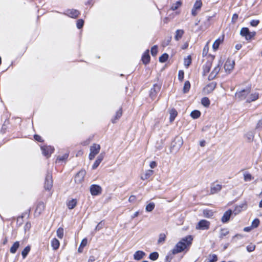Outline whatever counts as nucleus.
<instances>
[{"label": "nucleus", "instance_id": "obj_59", "mask_svg": "<svg viewBox=\"0 0 262 262\" xmlns=\"http://www.w3.org/2000/svg\"><path fill=\"white\" fill-rule=\"evenodd\" d=\"M31 223H29V222H27L25 225V227H24V229H25V230L26 231L27 230H29L30 228H31Z\"/></svg>", "mask_w": 262, "mask_h": 262}, {"label": "nucleus", "instance_id": "obj_52", "mask_svg": "<svg viewBox=\"0 0 262 262\" xmlns=\"http://www.w3.org/2000/svg\"><path fill=\"white\" fill-rule=\"evenodd\" d=\"M69 155L68 154H65L61 157H58L57 159V160H58L59 161H63L65 160H66L68 158Z\"/></svg>", "mask_w": 262, "mask_h": 262}, {"label": "nucleus", "instance_id": "obj_64", "mask_svg": "<svg viewBox=\"0 0 262 262\" xmlns=\"http://www.w3.org/2000/svg\"><path fill=\"white\" fill-rule=\"evenodd\" d=\"M252 227H246L244 228V231L245 232H249L251 230Z\"/></svg>", "mask_w": 262, "mask_h": 262}, {"label": "nucleus", "instance_id": "obj_10", "mask_svg": "<svg viewBox=\"0 0 262 262\" xmlns=\"http://www.w3.org/2000/svg\"><path fill=\"white\" fill-rule=\"evenodd\" d=\"M234 61L232 60H227L225 63L224 69L226 72L230 73L234 68Z\"/></svg>", "mask_w": 262, "mask_h": 262}, {"label": "nucleus", "instance_id": "obj_29", "mask_svg": "<svg viewBox=\"0 0 262 262\" xmlns=\"http://www.w3.org/2000/svg\"><path fill=\"white\" fill-rule=\"evenodd\" d=\"M76 204L77 201L76 199H72L67 203L68 207L70 209H73L76 206Z\"/></svg>", "mask_w": 262, "mask_h": 262}, {"label": "nucleus", "instance_id": "obj_9", "mask_svg": "<svg viewBox=\"0 0 262 262\" xmlns=\"http://www.w3.org/2000/svg\"><path fill=\"white\" fill-rule=\"evenodd\" d=\"M202 5V3L201 0H196L193 7L191 10V14L193 16H195L197 14V10L201 9Z\"/></svg>", "mask_w": 262, "mask_h": 262}, {"label": "nucleus", "instance_id": "obj_14", "mask_svg": "<svg viewBox=\"0 0 262 262\" xmlns=\"http://www.w3.org/2000/svg\"><path fill=\"white\" fill-rule=\"evenodd\" d=\"M222 188V186L219 184L213 183L211 186L210 192L214 194L220 191Z\"/></svg>", "mask_w": 262, "mask_h": 262}, {"label": "nucleus", "instance_id": "obj_19", "mask_svg": "<svg viewBox=\"0 0 262 262\" xmlns=\"http://www.w3.org/2000/svg\"><path fill=\"white\" fill-rule=\"evenodd\" d=\"M45 207V206L43 202H40L38 203L35 209V213L38 215L40 214V213L43 211Z\"/></svg>", "mask_w": 262, "mask_h": 262}, {"label": "nucleus", "instance_id": "obj_11", "mask_svg": "<svg viewBox=\"0 0 262 262\" xmlns=\"http://www.w3.org/2000/svg\"><path fill=\"white\" fill-rule=\"evenodd\" d=\"M240 34L243 37H244L247 40H250V31L248 28H242L240 31Z\"/></svg>", "mask_w": 262, "mask_h": 262}, {"label": "nucleus", "instance_id": "obj_38", "mask_svg": "<svg viewBox=\"0 0 262 262\" xmlns=\"http://www.w3.org/2000/svg\"><path fill=\"white\" fill-rule=\"evenodd\" d=\"M202 104L205 107H208L210 104V100L207 97H204L201 100Z\"/></svg>", "mask_w": 262, "mask_h": 262}, {"label": "nucleus", "instance_id": "obj_4", "mask_svg": "<svg viewBox=\"0 0 262 262\" xmlns=\"http://www.w3.org/2000/svg\"><path fill=\"white\" fill-rule=\"evenodd\" d=\"M210 224L209 221L205 220H202L196 226V229L202 230H208L209 228Z\"/></svg>", "mask_w": 262, "mask_h": 262}, {"label": "nucleus", "instance_id": "obj_2", "mask_svg": "<svg viewBox=\"0 0 262 262\" xmlns=\"http://www.w3.org/2000/svg\"><path fill=\"white\" fill-rule=\"evenodd\" d=\"M250 92V88H247L239 92H237L235 94V97L239 100H243L245 99L247 100Z\"/></svg>", "mask_w": 262, "mask_h": 262}, {"label": "nucleus", "instance_id": "obj_45", "mask_svg": "<svg viewBox=\"0 0 262 262\" xmlns=\"http://www.w3.org/2000/svg\"><path fill=\"white\" fill-rule=\"evenodd\" d=\"M229 233V231L226 229H222L220 231V237L222 238Z\"/></svg>", "mask_w": 262, "mask_h": 262}, {"label": "nucleus", "instance_id": "obj_63", "mask_svg": "<svg viewBox=\"0 0 262 262\" xmlns=\"http://www.w3.org/2000/svg\"><path fill=\"white\" fill-rule=\"evenodd\" d=\"M136 200V196L135 195H131L128 199L129 202H133Z\"/></svg>", "mask_w": 262, "mask_h": 262}, {"label": "nucleus", "instance_id": "obj_15", "mask_svg": "<svg viewBox=\"0 0 262 262\" xmlns=\"http://www.w3.org/2000/svg\"><path fill=\"white\" fill-rule=\"evenodd\" d=\"M259 97V94L257 92H254L251 93L250 95H248L247 99L246 100V102L250 103L251 102L255 101Z\"/></svg>", "mask_w": 262, "mask_h": 262}, {"label": "nucleus", "instance_id": "obj_18", "mask_svg": "<svg viewBox=\"0 0 262 262\" xmlns=\"http://www.w3.org/2000/svg\"><path fill=\"white\" fill-rule=\"evenodd\" d=\"M146 255L145 253L142 251H137L134 254V258L135 260H139L141 259Z\"/></svg>", "mask_w": 262, "mask_h": 262}, {"label": "nucleus", "instance_id": "obj_24", "mask_svg": "<svg viewBox=\"0 0 262 262\" xmlns=\"http://www.w3.org/2000/svg\"><path fill=\"white\" fill-rule=\"evenodd\" d=\"M20 246V244H19V242L18 241H16L13 244V245L12 246V247L10 248V252L12 253V254H14L16 253L17 250L18 249V248H19Z\"/></svg>", "mask_w": 262, "mask_h": 262}, {"label": "nucleus", "instance_id": "obj_8", "mask_svg": "<svg viewBox=\"0 0 262 262\" xmlns=\"http://www.w3.org/2000/svg\"><path fill=\"white\" fill-rule=\"evenodd\" d=\"M90 190L92 195H98L102 192L101 187L98 185L93 184L91 185Z\"/></svg>", "mask_w": 262, "mask_h": 262}, {"label": "nucleus", "instance_id": "obj_13", "mask_svg": "<svg viewBox=\"0 0 262 262\" xmlns=\"http://www.w3.org/2000/svg\"><path fill=\"white\" fill-rule=\"evenodd\" d=\"M161 86L157 84L154 85L153 88L150 90V96L152 99L156 97V94L160 90Z\"/></svg>", "mask_w": 262, "mask_h": 262}, {"label": "nucleus", "instance_id": "obj_53", "mask_svg": "<svg viewBox=\"0 0 262 262\" xmlns=\"http://www.w3.org/2000/svg\"><path fill=\"white\" fill-rule=\"evenodd\" d=\"M84 24V21L82 19H78L77 22V27L78 29L81 28Z\"/></svg>", "mask_w": 262, "mask_h": 262}, {"label": "nucleus", "instance_id": "obj_23", "mask_svg": "<svg viewBox=\"0 0 262 262\" xmlns=\"http://www.w3.org/2000/svg\"><path fill=\"white\" fill-rule=\"evenodd\" d=\"M215 87H216V83L213 82H211V83L208 84L205 88L204 90L208 93H210L212 91H213V90L215 88Z\"/></svg>", "mask_w": 262, "mask_h": 262}, {"label": "nucleus", "instance_id": "obj_58", "mask_svg": "<svg viewBox=\"0 0 262 262\" xmlns=\"http://www.w3.org/2000/svg\"><path fill=\"white\" fill-rule=\"evenodd\" d=\"M34 138L35 139V140L38 141V142H42V138L41 137L38 135H35L34 136Z\"/></svg>", "mask_w": 262, "mask_h": 262}, {"label": "nucleus", "instance_id": "obj_34", "mask_svg": "<svg viewBox=\"0 0 262 262\" xmlns=\"http://www.w3.org/2000/svg\"><path fill=\"white\" fill-rule=\"evenodd\" d=\"M190 88V83L189 81H186L184 83V85L183 89L184 93H187Z\"/></svg>", "mask_w": 262, "mask_h": 262}, {"label": "nucleus", "instance_id": "obj_27", "mask_svg": "<svg viewBox=\"0 0 262 262\" xmlns=\"http://www.w3.org/2000/svg\"><path fill=\"white\" fill-rule=\"evenodd\" d=\"M122 110L121 108H120L119 110H118L116 112L115 117L112 119V122L113 123H116L117 120H118L121 117V116H122Z\"/></svg>", "mask_w": 262, "mask_h": 262}, {"label": "nucleus", "instance_id": "obj_42", "mask_svg": "<svg viewBox=\"0 0 262 262\" xmlns=\"http://www.w3.org/2000/svg\"><path fill=\"white\" fill-rule=\"evenodd\" d=\"M104 226V222L103 221H101L96 226V227L95 229V231H99L100 230H101V229H102L103 228Z\"/></svg>", "mask_w": 262, "mask_h": 262}, {"label": "nucleus", "instance_id": "obj_20", "mask_svg": "<svg viewBox=\"0 0 262 262\" xmlns=\"http://www.w3.org/2000/svg\"><path fill=\"white\" fill-rule=\"evenodd\" d=\"M212 63L210 61H207L203 67V74L205 75L207 73H208L210 70L211 67Z\"/></svg>", "mask_w": 262, "mask_h": 262}, {"label": "nucleus", "instance_id": "obj_61", "mask_svg": "<svg viewBox=\"0 0 262 262\" xmlns=\"http://www.w3.org/2000/svg\"><path fill=\"white\" fill-rule=\"evenodd\" d=\"M238 18V15L237 14H234L232 16V21L233 22H235L236 20Z\"/></svg>", "mask_w": 262, "mask_h": 262}, {"label": "nucleus", "instance_id": "obj_17", "mask_svg": "<svg viewBox=\"0 0 262 262\" xmlns=\"http://www.w3.org/2000/svg\"><path fill=\"white\" fill-rule=\"evenodd\" d=\"M100 146L97 144H93L90 147V152L96 155H97L100 151Z\"/></svg>", "mask_w": 262, "mask_h": 262}, {"label": "nucleus", "instance_id": "obj_6", "mask_svg": "<svg viewBox=\"0 0 262 262\" xmlns=\"http://www.w3.org/2000/svg\"><path fill=\"white\" fill-rule=\"evenodd\" d=\"M42 154L47 158L50 157L51 155L53 152L54 148L51 146H43L41 147Z\"/></svg>", "mask_w": 262, "mask_h": 262}, {"label": "nucleus", "instance_id": "obj_49", "mask_svg": "<svg viewBox=\"0 0 262 262\" xmlns=\"http://www.w3.org/2000/svg\"><path fill=\"white\" fill-rule=\"evenodd\" d=\"M158 53V47L157 46H154L151 49V54L153 56L157 55Z\"/></svg>", "mask_w": 262, "mask_h": 262}, {"label": "nucleus", "instance_id": "obj_36", "mask_svg": "<svg viewBox=\"0 0 262 262\" xmlns=\"http://www.w3.org/2000/svg\"><path fill=\"white\" fill-rule=\"evenodd\" d=\"M166 235L164 233H161L159 235V239L158 240V244H162L165 241Z\"/></svg>", "mask_w": 262, "mask_h": 262}, {"label": "nucleus", "instance_id": "obj_55", "mask_svg": "<svg viewBox=\"0 0 262 262\" xmlns=\"http://www.w3.org/2000/svg\"><path fill=\"white\" fill-rule=\"evenodd\" d=\"M184 73L183 71L181 70L179 71L178 73V79L180 81H182L184 78Z\"/></svg>", "mask_w": 262, "mask_h": 262}, {"label": "nucleus", "instance_id": "obj_48", "mask_svg": "<svg viewBox=\"0 0 262 262\" xmlns=\"http://www.w3.org/2000/svg\"><path fill=\"white\" fill-rule=\"evenodd\" d=\"M182 5V3L180 1H178L176 4H174L172 5L171 7V9L172 10H177L181 5Z\"/></svg>", "mask_w": 262, "mask_h": 262}, {"label": "nucleus", "instance_id": "obj_44", "mask_svg": "<svg viewBox=\"0 0 262 262\" xmlns=\"http://www.w3.org/2000/svg\"><path fill=\"white\" fill-rule=\"evenodd\" d=\"M191 63V58L190 56H188L184 59V65L188 68Z\"/></svg>", "mask_w": 262, "mask_h": 262}, {"label": "nucleus", "instance_id": "obj_3", "mask_svg": "<svg viewBox=\"0 0 262 262\" xmlns=\"http://www.w3.org/2000/svg\"><path fill=\"white\" fill-rule=\"evenodd\" d=\"M53 186V180L51 173L48 172L45 182V188L46 190H50Z\"/></svg>", "mask_w": 262, "mask_h": 262}, {"label": "nucleus", "instance_id": "obj_47", "mask_svg": "<svg viewBox=\"0 0 262 262\" xmlns=\"http://www.w3.org/2000/svg\"><path fill=\"white\" fill-rule=\"evenodd\" d=\"M209 41H208L206 43V45L204 47L203 50V55L205 56L206 55L208 52L209 50Z\"/></svg>", "mask_w": 262, "mask_h": 262}, {"label": "nucleus", "instance_id": "obj_30", "mask_svg": "<svg viewBox=\"0 0 262 262\" xmlns=\"http://www.w3.org/2000/svg\"><path fill=\"white\" fill-rule=\"evenodd\" d=\"M184 33V31L183 30H177L176 32V35L174 36V39L176 40H179L180 38H182Z\"/></svg>", "mask_w": 262, "mask_h": 262}, {"label": "nucleus", "instance_id": "obj_1", "mask_svg": "<svg viewBox=\"0 0 262 262\" xmlns=\"http://www.w3.org/2000/svg\"><path fill=\"white\" fill-rule=\"evenodd\" d=\"M192 240L193 238L191 235H188L183 238L171 250L172 254H176L180 253L187 248H189L192 244Z\"/></svg>", "mask_w": 262, "mask_h": 262}, {"label": "nucleus", "instance_id": "obj_22", "mask_svg": "<svg viewBox=\"0 0 262 262\" xmlns=\"http://www.w3.org/2000/svg\"><path fill=\"white\" fill-rule=\"evenodd\" d=\"M142 61L143 62L146 64H147L149 61H150V56L149 54V50H147L146 52L143 54L142 57Z\"/></svg>", "mask_w": 262, "mask_h": 262}, {"label": "nucleus", "instance_id": "obj_43", "mask_svg": "<svg viewBox=\"0 0 262 262\" xmlns=\"http://www.w3.org/2000/svg\"><path fill=\"white\" fill-rule=\"evenodd\" d=\"M168 58V55L166 53H164L159 57V61L160 62H165Z\"/></svg>", "mask_w": 262, "mask_h": 262}, {"label": "nucleus", "instance_id": "obj_33", "mask_svg": "<svg viewBox=\"0 0 262 262\" xmlns=\"http://www.w3.org/2000/svg\"><path fill=\"white\" fill-rule=\"evenodd\" d=\"M31 250V247L30 246H27L25 248V249L21 252V255L23 258H25L27 256L28 254L29 253Z\"/></svg>", "mask_w": 262, "mask_h": 262}, {"label": "nucleus", "instance_id": "obj_12", "mask_svg": "<svg viewBox=\"0 0 262 262\" xmlns=\"http://www.w3.org/2000/svg\"><path fill=\"white\" fill-rule=\"evenodd\" d=\"M232 214V211L231 209L228 210L226 211L223 214L221 221L223 223H225L228 222L230 218L231 217V215Z\"/></svg>", "mask_w": 262, "mask_h": 262}, {"label": "nucleus", "instance_id": "obj_21", "mask_svg": "<svg viewBox=\"0 0 262 262\" xmlns=\"http://www.w3.org/2000/svg\"><path fill=\"white\" fill-rule=\"evenodd\" d=\"M66 14L72 18H76L79 15V12L76 10L72 9L68 10Z\"/></svg>", "mask_w": 262, "mask_h": 262}, {"label": "nucleus", "instance_id": "obj_26", "mask_svg": "<svg viewBox=\"0 0 262 262\" xmlns=\"http://www.w3.org/2000/svg\"><path fill=\"white\" fill-rule=\"evenodd\" d=\"M88 240L86 238H83L78 248V251L79 253H81L83 251V248L87 245Z\"/></svg>", "mask_w": 262, "mask_h": 262}, {"label": "nucleus", "instance_id": "obj_7", "mask_svg": "<svg viewBox=\"0 0 262 262\" xmlns=\"http://www.w3.org/2000/svg\"><path fill=\"white\" fill-rule=\"evenodd\" d=\"M86 171L84 170H80L75 176L74 180L77 184H81L83 181Z\"/></svg>", "mask_w": 262, "mask_h": 262}, {"label": "nucleus", "instance_id": "obj_35", "mask_svg": "<svg viewBox=\"0 0 262 262\" xmlns=\"http://www.w3.org/2000/svg\"><path fill=\"white\" fill-rule=\"evenodd\" d=\"M190 116L193 119H197L201 116V112L198 110H194L191 112Z\"/></svg>", "mask_w": 262, "mask_h": 262}, {"label": "nucleus", "instance_id": "obj_39", "mask_svg": "<svg viewBox=\"0 0 262 262\" xmlns=\"http://www.w3.org/2000/svg\"><path fill=\"white\" fill-rule=\"evenodd\" d=\"M159 254L157 252H154L149 254V258L152 260H156L158 258Z\"/></svg>", "mask_w": 262, "mask_h": 262}, {"label": "nucleus", "instance_id": "obj_31", "mask_svg": "<svg viewBox=\"0 0 262 262\" xmlns=\"http://www.w3.org/2000/svg\"><path fill=\"white\" fill-rule=\"evenodd\" d=\"M177 112L176 110L174 109H171L170 111V118H169V120H170V122H172L176 117L177 116Z\"/></svg>", "mask_w": 262, "mask_h": 262}, {"label": "nucleus", "instance_id": "obj_25", "mask_svg": "<svg viewBox=\"0 0 262 262\" xmlns=\"http://www.w3.org/2000/svg\"><path fill=\"white\" fill-rule=\"evenodd\" d=\"M59 245H60V243L57 239L54 238L52 240L51 246L53 248V250H56L57 249H58L59 248Z\"/></svg>", "mask_w": 262, "mask_h": 262}, {"label": "nucleus", "instance_id": "obj_57", "mask_svg": "<svg viewBox=\"0 0 262 262\" xmlns=\"http://www.w3.org/2000/svg\"><path fill=\"white\" fill-rule=\"evenodd\" d=\"M259 21L258 20H252L250 21V25L253 27H256L259 24Z\"/></svg>", "mask_w": 262, "mask_h": 262}, {"label": "nucleus", "instance_id": "obj_60", "mask_svg": "<svg viewBox=\"0 0 262 262\" xmlns=\"http://www.w3.org/2000/svg\"><path fill=\"white\" fill-rule=\"evenodd\" d=\"M149 166L151 168H154L157 166V163L155 161H151L150 163Z\"/></svg>", "mask_w": 262, "mask_h": 262}, {"label": "nucleus", "instance_id": "obj_46", "mask_svg": "<svg viewBox=\"0 0 262 262\" xmlns=\"http://www.w3.org/2000/svg\"><path fill=\"white\" fill-rule=\"evenodd\" d=\"M255 245L251 243L246 247V249L249 252L253 251L255 249Z\"/></svg>", "mask_w": 262, "mask_h": 262}, {"label": "nucleus", "instance_id": "obj_5", "mask_svg": "<svg viewBox=\"0 0 262 262\" xmlns=\"http://www.w3.org/2000/svg\"><path fill=\"white\" fill-rule=\"evenodd\" d=\"M222 63L223 62L221 60H219L218 61L217 64L214 68L213 71L211 72V73L209 76V79H213L216 77V76L217 75V74L219 73L221 70V67L222 66Z\"/></svg>", "mask_w": 262, "mask_h": 262}, {"label": "nucleus", "instance_id": "obj_56", "mask_svg": "<svg viewBox=\"0 0 262 262\" xmlns=\"http://www.w3.org/2000/svg\"><path fill=\"white\" fill-rule=\"evenodd\" d=\"M252 180V176L250 173L244 174V180L245 181H249Z\"/></svg>", "mask_w": 262, "mask_h": 262}, {"label": "nucleus", "instance_id": "obj_28", "mask_svg": "<svg viewBox=\"0 0 262 262\" xmlns=\"http://www.w3.org/2000/svg\"><path fill=\"white\" fill-rule=\"evenodd\" d=\"M154 173V171L152 170H147L144 176H141V179L144 180L149 178Z\"/></svg>", "mask_w": 262, "mask_h": 262}, {"label": "nucleus", "instance_id": "obj_16", "mask_svg": "<svg viewBox=\"0 0 262 262\" xmlns=\"http://www.w3.org/2000/svg\"><path fill=\"white\" fill-rule=\"evenodd\" d=\"M103 158H104V154L101 153L98 156L96 160L95 161V162H94V163L93 164V165L92 166V168L93 169H95L98 167V166H99L100 163L103 160Z\"/></svg>", "mask_w": 262, "mask_h": 262}, {"label": "nucleus", "instance_id": "obj_51", "mask_svg": "<svg viewBox=\"0 0 262 262\" xmlns=\"http://www.w3.org/2000/svg\"><path fill=\"white\" fill-rule=\"evenodd\" d=\"M217 257L216 255L213 254L212 255H210V259L208 260L207 262H214L217 261Z\"/></svg>", "mask_w": 262, "mask_h": 262}, {"label": "nucleus", "instance_id": "obj_41", "mask_svg": "<svg viewBox=\"0 0 262 262\" xmlns=\"http://www.w3.org/2000/svg\"><path fill=\"white\" fill-rule=\"evenodd\" d=\"M57 236L59 238H62L63 236L64 230L62 228H59L57 229Z\"/></svg>", "mask_w": 262, "mask_h": 262}, {"label": "nucleus", "instance_id": "obj_32", "mask_svg": "<svg viewBox=\"0 0 262 262\" xmlns=\"http://www.w3.org/2000/svg\"><path fill=\"white\" fill-rule=\"evenodd\" d=\"M245 137L247 141L251 142L253 140L254 133L252 132H248L245 134Z\"/></svg>", "mask_w": 262, "mask_h": 262}, {"label": "nucleus", "instance_id": "obj_37", "mask_svg": "<svg viewBox=\"0 0 262 262\" xmlns=\"http://www.w3.org/2000/svg\"><path fill=\"white\" fill-rule=\"evenodd\" d=\"M222 40L220 39V38L216 39L212 45V48L214 50H216L220 45V43L222 42Z\"/></svg>", "mask_w": 262, "mask_h": 262}, {"label": "nucleus", "instance_id": "obj_50", "mask_svg": "<svg viewBox=\"0 0 262 262\" xmlns=\"http://www.w3.org/2000/svg\"><path fill=\"white\" fill-rule=\"evenodd\" d=\"M259 224V220L258 219L254 220L252 223L251 227L252 228H256Z\"/></svg>", "mask_w": 262, "mask_h": 262}, {"label": "nucleus", "instance_id": "obj_54", "mask_svg": "<svg viewBox=\"0 0 262 262\" xmlns=\"http://www.w3.org/2000/svg\"><path fill=\"white\" fill-rule=\"evenodd\" d=\"M256 128L262 130V118L257 122Z\"/></svg>", "mask_w": 262, "mask_h": 262}, {"label": "nucleus", "instance_id": "obj_62", "mask_svg": "<svg viewBox=\"0 0 262 262\" xmlns=\"http://www.w3.org/2000/svg\"><path fill=\"white\" fill-rule=\"evenodd\" d=\"M96 259V258L94 256H91L88 259V262H94Z\"/></svg>", "mask_w": 262, "mask_h": 262}, {"label": "nucleus", "instance_id": "obj_40", "mask_svg": "<svg viewBox=\"0 0 262 262\" xmlns=\"http://www.w3.org/2000/svg\"><path fill=\"white\" fill-rule=\"evenodd\" d=\"M155 207V205L153 202L150 203L146 205L145 208L146 211L147 212H150L154 209Z\"/></svg>", "mask_w": 262, "mask_h": 262}]
</instances>
